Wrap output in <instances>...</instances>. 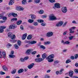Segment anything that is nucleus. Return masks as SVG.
Here are the masks:
<instances>
[{"label":"nucleus","mask_w":78,"mask_h":78,"mask_svg":"<svg viewBox=\"0 0 78 78\" xmlns=\"http://www.w3.org/2000/svg\"><path fill=\"white\" fill-rule=\"evenodd\" d=\"M49 20L50 21L56 20L57 18L54 14H51L49 16Z\"/></svg>","instance_id":"f257e3e1"},{"label":"nucleus","mask_w":78,"mask_h":78,"mask_svg":"<svg viewBox=\"0 0 78 78\" xmlns=\"http://www.w3.org/2000/svg\"><path fill=\"white\" fill-rule=\"evenodd\" d=\"M52 36H53V33L52 32H48L46 34L47 37H51Z\"/></svg>","instance_id":"f03ea898"},{"label":"nucleus","mask_w":78,"mask_h":78,"mask_svg":"<svg viewBox=\"0 0 78 78\" xmlns=\"http://www.w3.org/2000/svg\"><path fill=\"white\" fill-rule=\"evenodd\" d=\"M33 50L32 49H28L26 51V55H30V53H31V52H32Z\"/></svg>","instance_id":"7ed1b4c3"},{"label":"nucleus","mask_w":78,"mask_h":78,"mask_svg":"<svg viewBox=\"0 0 78 78\" xmlns=\"http://www.w3.org/2000/svg\"><path fill=\"white\" fill-rule=\"evenodd\" d=\"M44 59L42 58H36L35 60L37 62H39L42 61H44Z\"/></svg>","instance_id":"20e7f679"},{"label":"nucleus","mask_w":78,"mask_h":78,"mask_svg":"<svg viewBox=\"0 0 78 78\" xmlns=\"http://www.w3.org/2000/svg\"><path fill=\"white\" fill-rule=\"evenodd\" d=\"M16 27H17L16 26V25L15 24L11 25L9 26V29H10L11 30L15 29V28H16Z\"/></svg>","instance_id":"39448f33"},{"label":"nucleus","mask_w":78,"mask_h":78,"mask_svg":"<svg viewBox=\"0 0 78 78\" xmlns=\"http://www.w3.org/2000/svg\"><path fill=\"white\" fill-rule=\"evenodd\" d=\"M62 11L63 13H66V12H67V7H62Z\"/></svg>","instance_id":"423d86ee"},{"label":"nucleus","mask_w":78,"mask_h":78,"mask_svg":"<svg viewBox=\"0 0 78 78\" xmlns=\"http://www.w3.org/2000/svg\"><path fill=\"white\" fill-rule=\"evenodd\" d=\"M63 22L62 21H60L58 22L56 25V27H61L62 25H63Z\"/></svg>","instance_id":"0eeeda50"},{"label":"nucleus","mask_w":78,"mask_h":78,"mask_svg":"<svg viewBox=\"0 0 78 78\" xmlns=\"http://www.w3.org/2000/svg\"><path fill=\"white\" fill-rule=\"evenodd\" d=\"M54 57H55L54 54H52L47 57L46 59H53V58H54Z\"/></svg>","instance_id":"6e6552de"},{"label":"nucleus","mask_w":78,"mask_h":78,"mask_svg":"<svg viewBox=\"0 0 78 78\" xmlns=\"http://www.w3.org/2000/svg\"><path fill=\"white\" fill-rule=\"evenodd\" d=\"M54 6L56 7V8H61V5L59 3H55L54 5Z\"/></svg>","instance_id":"1a4fd4ad"},{"label":"nucleus","mask_w":78,"mask_h":78,"mask_svg":"<svg viewBox=\"0 0 78 78\" xmlns=\"http://www.w3.org/2000/svg\"><path fill=\"white\" fill-rule=\"evenodd\" d=\"M73 71L72 70H70L69 72V76L70 77H73Z\"/></svg>","instance_id":"9d476101"},{"label":"nucleus","mask_w":78,"mask_h":78,"mask_svg":"<svg viewBox=\"0 0 78 78\" xmlns=\"http://www.w3.org/2000/svg\"><path fill=\"white\" fill-rule=\"evenodd\" d=\"M34 66V63H32L31 64L29 65L27 67L28 69H31L33 67V66Z\"/></svg>","instance_id":"9b49d317"},{"label":"nucleus","mask_w":78,"mask_h":78,"mask_svg":"<svg viewBox=\"0 0 78 78\" xmlns=\"http://www.w3.org/2000/svg\"><path fill=\"white\" fill-rule=\"evenodd\" d=\"M31 19H32V20H35L36 19V16H35L34 14H31L30 15Z\"/></svg>","instance_id":"f8f14e48"},{"label":"nucleus","mask_w":78,"mask_h":78,"mask_svg":"<svg viewBox=\"0 0 78 78\" xmlns=\"http://www.w3.org/2000/svg\"><path fill=\"white\" fill-rule=\"evenodd\" d=\"M27 34L25 33L24 34L22 37V40H25V39H26V37H27Z\"/></svg>","instance_id":"ddd939ff"},{"label":"nucleus","mask_w":78,"mask_h":78,"mask_svg":"<svg viewBox=\"0 0 78 78\" xmlns=\"http://www.w3.org/2000/svg\"><path fill=\"white\" fill-rule=\"evenodd\" d=\"M37 43V41H30V44L33 45V44H35Z\"/></svg>","instance_id":"4468645a"},{"label":"nucleus","mask_w":78,"mask_h":78,"mask_svg":"<svg viewBox=\"0 0 78 78\" xmlns=\"http://www.w3.org/2000/svg\"><path fill=\"white\" fill-rule=\"evenodd\" d=\"M24 72L23 69H21L18 70V73H22V72Z\"/></svg>","instance_id":"2eb2a0df"},{"label":"nucleus","mask_w":78,"mask_h":78,"mask_svg":"<svg viewBox=\"0 0 78 78\" xmlns=\"http://www.w3.org/2000/svg\"><path fill=\"white\" fill-rule=\"evenodd\" d=\"M14 3V0H11L9 2V5H13V3Z\"/></svg>","instance_id":"dca6fc26"},{"label":"nucleus","mask_w":78,"mask_h":78,"mask_svg":"<svg viewBox=\"0 0 78 78\" xmlns=\"http://www.w3.org/2000/svg\"><path fill=\"white\" fill-rule=\"evenodd\" d=\"M2 53L3 55L2 57L3 58H6V53H5V52L4 51H2Z\"/></svg>","instance_id":"f3484780"},{"label":"nucleus","mask_w":78,"mask_h":78,"mask_svg":"<svg viewBox=\"0 0 78 78\" xmlns=\"http://www.w3.org/2000/svg\"><path fill=\"white\" fill-rule=\"evenodd\" d=\"M22 20H20L16 22V24L17 25H20V24L22 23Z\"/></svg>","instance_id":"a211bd4d"},{"label":"nucleus","mask_w":78,"mask_h":78,"mask_svg":"<svg viewBox=\"0 0 78 78\" xmlns=\"http://www.w3.org/2000/svg\"><path fill=\"white\" fill-rule=\"evenodd\" d=\"M43 59H45V58H47V55L45 53H44L42 55Z\"/></svg>","instance_id":"6ab92c4d"},{"label":"nucleus","mask_w":78,"mask_h":78,"mask_svg":"<svg viewBox=\"0 0 78 78\" xmlns=\"http://www.w3.org/2000/svg\"><path fill=\"white\" fill-rule=\"evenodd\" d=\"M31 39H32V35H29L27 36V39H28V40H30Z\"/></svg>","instance_id":"aec40b11"},{"label":"nucleus","mask_w":78,"mask_h":78,"mask_svg":"<svg viewBox=\"0 0 78 78\" xmlns=\"http://www.w3.org/2000/svg\"><path fill=\"white\" fill-rule=\"evenodd\" d=\"M12 32H9L8 34V36L9 37H12Z\"/></svg>","instance_id":"412c9836"},{"label":"nucleus","mask_w":78,"mask_h":78,"mask_svg":"<svg viewBox=\"0 0 78 78\" xmlns=\"http://www.w3.org/2000/svg\"><path fill=\"white\" fill-rule=\"evenodd\" d=\"M12 15L14 17H16L17 16V14H15V13L14 12L12 13Z\"/></svg>","instance_id":"4be33fe9"},{"label":"nucleus","mask_w":78,"mask_h":78,"mask_svg":"<svg viewBox=\"0 0 78 78\" xmlns=\"http://www.w3.org/2000/svg\"><path fill=\"white\" fill-rule=\"evenodd\" d=\"M13 21H17V18H14L11 19V22H13Z\"/></svg>","instance_id":"5701e85b"},{"label":"nucleus","mask_w":78,"mask_h":78,"mask_svg":"<svg viewBox=\"0 0 78 78\" xmlns=\"http://www.w3.org/2000/svg\"><path fill=\"white\" fill-rule=\"evenodd\" d=\"M2 68L3 69V70H5V71H8V68H7V67H6L5 66H4L2 67Z\"/></svg>","instance_id":"b1692460"},{"label":"nucleus","mask_w":78,"mask_h":78,"mask_svg":"<svg viewBox=\"0 0 78 78\" xmlns=\"http://www.w3.org/2000/svg\"><path fill=\"white\" fill-rule=\"evenodd\" d=\"M72 61L70 60V59H68L66 60V64H69V63H70V62H71Z\"/></svg>","instance_id":"393cba45"},{"label":"nucleus","mask_w":78,"mask_h":78,"mask_svg":"<svg viewBox=\"0 0 78 78\" xmlns=\"http://www.w3.org/2000/svg\"><path fill=\"white\" fill-rule=\"evenodd\" d=\"M51 44V42H50V41H46L44 43V44L45 45H48V44Z\"/></svg>","instance_id":"a878e982"},{"label":"nucleus","mask_w":78,"mask_h":78,"mask_svg":"<svg viewBox=\"0 0 78 78\" xmlns=\"http://www.w3.org/2000/svg\"><path fill=\"white\" fill-rule=\"evenodd\" d=\"M34 20H31V19H29L28 20V22L29 23H33V22H34Z\"/></svg>","instance_id":"bb28decb"},{"label":"nucleus","mask_w":78,"mask_h":78,"mask_svg":"<svg viewBox=\"0 0 78 78\" xmlns=\"http://www.w3.org/2000/svg\"><path fill=\"white\" fill-rule=\"evenodd\" d=\"M40 2H41V0H34V3L37 4V3H40Z\"/></svg>","instance_id":"cd10ccee"},{"label":"nucleus","mask_w":78,"mask_h":78,"mask_svg":"<svg viewBox=\"0 0 78 78\" xmlns=\"http://www.w3.org/2000/svg\"><path fill=\"white\" fill-rule=\"evenodd\" d=\"M52 58H48V59H46L48 60V62H51L53 61V59H51Z\"/></svg>","instance_id":"c85d7f7f"},{"label":"nucleus","mask_w":78,"mask_h":78,"mask_svg":"<svg viewBox=\"0 0 78 78\" xmlns=\"http://www.w3.org/2000/svg\"><path fill=\"white\" fill-rule=\"evenodd\" d=\"M27 3L26 0H23L22 1V4L23 5H25V4Z\"/></svg>","instance_id":"c756f323"},{"label":"nucleus","mask_w":78,"mask_h":78,"mask_svg":"<svg viewBox=\"0 0 78 78\" xmlns=\"http://www.w3.org/2000/svg\"><path fill=\"white\" fill-rule=\"evenodd\" d=\"M37 22L38 23H42L44 22V21L42 20H37Z\"/></svg>","instance_id":"7c9ffc66"},{"label":"nucleus","mask_w":78,"mask_h":78,"mask_svg":"<svg viewBox=\"0 0 78 78\" xmlns=\"http://www.w3.org/2000/svg\"><path fill=\"white\" fill-rule=\"evenodd\" d=\"M33 25L34 26H37L38 25V23L37 22H34L33 23Z\"/></svg>","instance_id":"2f4dec72"},{"label":"nucleus","mask_w":78,"mask_h":78,"mask_svg":"<svg viewBox=\"0 0 78 78\" xmlns=\"http://www.w3.org/2000/svg\"><path fill=\"white\" fill-rule=\"evenodd\" d=\"M24 42L25 44H27V43H28L29 44H30V41H27V40H25L24 41Z\"/></svg>","instance_id":"473e14b6"},{"label":"nucleus","mask_w":78,"mask_h":78,"mask_svg":"<svg viewBox=\"0 0 78 78\" xmlns=\"http://www.w3.org/2000/svg\"><path fill=\"white\" fill-rule=\"evenodd\" d=\"M40 47L41 48H42V49H43V50H45V47L43 45H41Z\"/></svg>","instance_id":"72a5a7b5"},{"label":"nucleus","mask_w":78,"mask_h":78,"mask_svg":"<svg viewBox=\"0 0 78 78\" xmlns=\"http://www.w3.org/2000/svg\"><path fill=\"white\" fill-rule=\"evenodd\" d=\"M10 37L12 39H14L16 38V35H12Z\"/></svg>","instance_id":"f704fd0d"},{"label":"nucleus","mask_w":78,"mask_h":78,"mask_svg":"<svg viewBox=\"0 0 78 78\" xmlns=\"http://www.w3.org/2000/svg\"><path fill=\"white\" fill-rule=\"evenodd\" d=\"M14 47L16 49H18V48H19V46H18V45H17V44H15Z\"/></svg>","instance_id":"c9c22d12"},{"label":"nucleus","mask_w":78,"mask_h":78,"mask_svg":"<svg viewBox=\"0 0 78 78\" xmlns=\"http://www.w3.org/2000/svg\"><path fill=\"white\" fill-rule=\"evenodd\" d=\"M16 69H14L11 72V73H12V74H14V73H16Z\"/></svg>","instance_id":"e433bc0d"},{"label":"nucleus","mask_w":78,"mask_h":78,"mask_svg":"<svg viewBox=\"0 0 78 78\" xmlns=\"http://www.w3.org/2000/svg\"><path fill=\"white\" fill-rule=\"evenodd\" d=\"M39 13L40 14H44V11L42 10H40V11L39 12Z\"/></svg>","instance_id":"4c0bfd02"},{"label":"nucleus","mask_w":78,"mask_h":78,"mask_svg":"<svg viewBox=\"0 0 78 78\" xmlns=\"http://www.w3.org/2000/svg\"><path fill=\"white\" fill-rule=\"evenodd\" d=\"M4 31V30L3 28H0V33H3Z\"/></svg>","instance_id":"58836bf2"},{"label":"nucleus","mask_w":78,"mask_h":78,"mask_svg":"<svg viewBox=\"0 0 78 78\" xmlns=\"http://www.w3.org/2000/svg\"><path fill=\"white\" fill-rule=\"evenodd\" d=\"M9 56L11 58H14L15 57V55H9Z\"/></svg>","instance_id":"ea45409f"},{"label":"nucleus","mask_w":78,"mask_h":78,"mask_svg":"<svg viewBox=\"0 0 78 78\" xmlns=\"http://www.w3.org/2000/svg\"><path fill=\"white\" fill-rule=\"evenodd\" d=\"M50 76L48 75H46L44 76V78H50Z\"/></svg>","instance_id":"a19ab883"},{"label":"nucleus","mask_w":78,"mask_h":78,"mask_svg":"<svg viewBox=\"0 0 78 78\" xmlns=\"http://www.w3.org/2000/svg\"><path fill=\"white\" fill-rule=\"evenodd\" d=\"M70 44V42L68 41H66L64 43V44Z\"/></svg>","instance_id":"79ce46f5"},{"label":"nucleus","mask_w":78,"mask_h":78,"mask_svg":"<svg viewBox=\"0 0 78 78\" xmlns=\"http://www.w3.org/2000/svg\"><path fill=\"white\" fill-rule=\"evenodd\" d=\"M17 44L19 46H20V45H21V42H20V40H18V41Z\"/></svg>","instance_id":"37998d69"},{"label":"nucleus","mask_w":78,"mask_h":78,"mask_svg":"<svg viewBox=\"0 0 78 78\" xmlns=\"http://www.w3.org/2000/svg\"><path fill=\"white\" fill-rule=\"evenodd\" d=\"M41 26H42L43 27H45V26H46L47 24H46V23H41Z\"/></svg>","instance_id":"c03bdc74"},{"label":"nucleus","mask_w":78,"mask_h":78,"mask_svg":"<svg viewBox=\"0 0 78 78\" xmlns=\"http://www.w3.org/2000/svg\"><path fill=\"white\" fill-rule=\"evenodd\" d=\"M2 19L4 21L6 20H7V18L6 17L3 16V17L2 18Z\"/></svg>","instance_id":"a18cd8bd"},{"label":"nucleus","mask_w":78,"mask_h":78,"mask_svg":"<svg viewBox=\"0 0 78 78\" xmlns=\"http://www.w3.org/2000/svg\"><path fill=\"white\" fill-rule=\"evenodd\" d=\"M69 31H70V33H73L75 31H72V29H69Z\"/></svg>","instance_id":"49530a36"},{"label":"nucleus","mask_w":78,"mask_h":78,"mask_svg":"<svg viewBox=\"0 0 78 78\" xmlns=\"http://www.w3.org/2000/svg\"><path fill=\"white\" fill-rule=\"evenodd\" d=\"M47 15H44L41 16L42 18L44 19L45 18H46L47 17Z\"/></svg>","instance_id":"de8ad7c7"},{"label":"nucleus","mask_w":78,"mask_h":78,"mask_svg":"<svg viewBox=\"0 0 78 78\" xmlns=\"http://www.w3.org/2000/svg\"><path fill=\"white\" fill-rule=\"evenodd\" d=\"M50 3H54L55 2V0H49Z\"/></svg>","instance_id":"09e8293b"},{"label":"nucleus","mask_w":78,"mask_h":78,"mask_svg":"<svg viewBox=\"0 0 78 78\" xmlns=\"http://www.w3.org/2000/svg\"><path fill=\"white\" fill-rule=\"evenodd\" d=\"M73 36L69 37V40L70 41H71L72 39H73Z\"/></svg>","instance_id":"8fccbe9b"},{"label":"nucleus","mask_w":78,"mask_h":78,"mask_svg":"<svg viewBox=\"0 0 78 78\" xmlns=\"http://www.w3.org/2000/svg\"><path fill=\"white\" fill-rule=\"evenodd\" d=\"M20 28L21 30H24V28H23V25H21L20 26Z\"/></svg>","instance_id":"3c124183"},{"label":"nucleus","mask_w":78,"mask_h":78,"mask_svg":"<svg viewBox=\"0 0 78 78\" xmlns=\"http://www.w3.org/2000/svg\"><path fill=\"white\" fill-rule=\"evenodd\" d=\"M64 71V69H61L59 71L61 74H62V71Z\"/></svg>","instance_id":"603ef678"},{"label":"nucleus","mask_w":78,"mask_h":78,"mask_svg":"<svg viewBox=\"0 0 78 78\" xmlns=\"http://www.w3.org/2000/svg\"><path fill=\"white\" fill-rule=\"evenodd\" d=\"M20 61H21V62H23L24 61H25L24 58L23 59V58H20Z\"/></svg>","instance_id":"864d4df0"},{"label":"nucleus","mask_w":78,"mask_h":78,"mask_svg":"<svg viewBox=\"0 0 78 78\" xmlns=\"http://www.w3.org/2000/svg\"><path fill=\"white\" fill-rule=\"evenodd\" d=\"M1 28H2V29H5V28H6V26H1Z\"/></svg>","instance_id":"5fc2aeb1"},{"label":"nucleus","mask_w":78,"mask_h":78,"mask_svg":"<svg viewBox=\"0 0 78 78\" xmlns=\"http://www.w3.org/2000/svg\"><path fill=\"white\" fill-rule=\"evenodd\" d=\"M54 63L56 64H58V63H59V61L58 60L55 61L54 62Z\"/></svg>","instance_id":"6e6d98bb"},{"label":"nucleus","mask_w":78,"mask_h":78,"mask_svg":"<svg viewBox=\"0 0 78 78\" xmlns=\"http://www.w3.org/2000/svg\"><path fill=\"white\" fill-rule=\"evenodd\" d=\"M0 75H5V73L4 72L1 71L0 72Z\"/></svg>","instance_id":"4d7b16f0"},{"label":"nucleus","mask_w":78,"mask_h":78,"mask_svg":"<svg viewBox=\"0 0 78 78\" xmlns=\"http://www.w3.org/2000/svg\"><path fill=\"white\" fill-rule=\"evenodd\" d=\"M68 32L67 31H65V32L63 33V35H66L67 34Z\"/></svg>","instance_id":"13d9d810"},{"label":"nucleus","mask_w":78,"mask_h":78,"mask_svg":"<svg viewBox=\"0 0 78 78\" xmlns=\"http://www.w3.org/2000/svg\"><path fill=\"white\" fill-rule=\"evenodd\" d=\"M37 53V51H34L33 52H32L31 53V54L32 55H35V54H36V53Z\"/></svg>","instance_id":"bf43d9fd"},{"label":"nucleus","mask_w":78,"mask_h":78,"mask_svg":"<svg viewBox=\"0 0 78 78\" xmlns=\"http://www.w3.org/2000/svg\"><path fill=\"white\" fill-rule=\"evenodd\" d=\"M56 75H59V74H61L60 73V71H57L56 72Z\"/></svg>","instance_id":"052dcab7"},{"label":"nucleus","mask_w":78,"mask_h":78,"mask_svg":"<svg viewBox=\"0 0 78 78\" xmlns=\"http://www.w3.org/2000/svg\"><path fill=\"white\" fill-rule=\"evenodd\" d=\"M24 9L23 8V7H20V11H23Z\"/></svg>","instance_id":"680f3d73"},{"label":"nucleus","mask_w":78,"mask_h":78,"mask_svg":"<svg viewBox=\"0 0 78 78\" xmlns=\"http://www.w3.org/2000/svg\"><path fill=\"white\" fill-rule=\"evenodd\" d=\"M70 59H75V57L73 56H72L70 57Z\"/></svg>","instance_id":"e2e57ef3"},{"label":"nucleus","mask_w":78,"mask_h":78,"mask_svg":"<svg viewBox=\"0 0 78 78\" xmlns=\"http://www.w3.org/2000/svg\"><path fill=\"white\" fill-rule=\"evenodd\" d=\"M3 17V14H0V19H2Z\"/></svg>","instance_id":"0e129e2a"},{"label":"nucleus","mask_w":78,"mask_h":78,"mask_svg":"<svg viewBox=\"0 0 78 78\" xmlns=\"http://www.w3.org/2000/svg\"><path fill=\"white\" fill-rule=\"evenodd\" d=\"M20 7H17L16 8V10H17L18 11H20Z\"/></svg>","instance_id":"69168bd1"},{"label":"nucleus","mask_w":78,"mask_h":78,"mask_svg":"<svg viewBox=\"0 0 78 78\" xmlns=\"http://www.w3.org/2000/svg\"><path fill=\"white\" fill-rule=\"evenodd\" d=\"M74 72H75L76 73H78V69H76L74 70Z\"/></svg>","instance_id":"338daca9"},{"label":"nucleus","mask_w":78,"mask_h":78,"mask_svg":"<svg viewBox=\"0 0 78 78\" xmlns=\"http://www.w3.org/2000/svg\"><path fill=\"white\" fill-rule=\"evenodd\" d=\"M75 59H77L78 57V54L75 55Z\"/></svg>","instance_id":"774afa93"}]
</instances>
